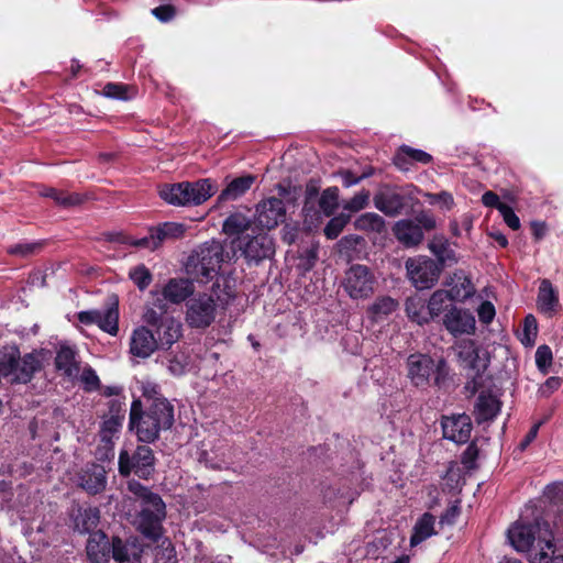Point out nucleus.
Returning a JSON list of instances; mask_svg holds the SVG:
<instances>
[{"instance_id":"5fc2aeb1","label":"nucleus","mask_w":563,"mask_h":563,"mask_svg":"<svg viewBox=\"0 0 563 563\" xmlns=\"http://www.w3.org/2000/svg\"><path fill=\"white\" fill-rule=\"evenodd\" d=\"M553 354L549 345L542 344L538 346L536 351V365L538 369L543 374H548L552 365Z\"/></svg>"},{"instance_id":"de8ad7c7","label":"nucleus","mask_w":563,"mask_h":563,"mask_svg":"<svg viewBox=\"0 0 563 563\" xmlns=\"http://www.w3.org/2000/svg\"><path fill=\"white\" fill-rule=\"evenodd\" d=\"M246 191V176H241L233 179L228 184L227 188L222 190L218 197V202L227 200H235L243 196Z\"/></svg>"},{"instance_id":"393cba45","label":"nucleus","mask_w":563,"mask_h":563,"mask_svg":"<svg viewBox=\"0 0 563 563\" xmlns=\"http://www.w3.org/2000/svg\"><path fill=\"white\" fill-rule=\"evenodd\" d=\"M156 342L162 350H168L183 335V325L174 317L166 318L163 323L155 328Z\"/></svg>"},{"instance_id":"1a4fd4ad","label":"nucleus","mask_w":563,"mask_h":563,"mask_svg":"<svg viewBox=\"0 0 563 563\" xmlns=\"http://www.w3.org/2000/svg\"><path fill=\"white\" fill-rule=\"evenodd\" d=\"M130 429L135 430L137 439L144 443H152L157 440L159 432L163 430L147 410L142 411V402L139 399L131 405Z\"/></svg>"},{"instance_id":"a18cd8bd","label":"nucleus","mask_w":563,"mask_h":563,"mask_svg":"<svg viewBox=\"0 0 563 563\" xmlns=\"http://www.w3.org/2000/svg\"><path fill=\"white\" fill-rule=\"evenodd\" d=\"M212 294L221 305H228L234 297L235 290L230 285V278L220 276L212 285Z\"/></svg>"},{"instance_id":"dca6fc26","label":"nucleus","mask_w":563,"mask_h":563,"mask_svg":"<svg viewBox=\"0 0 563 563\" xmlns=\"http://www.w3.org/2000/svg\"><path fill=\"white\" fill-rule=\"evenodd\" d=\"M443 437L455 443H466L471 437L472 422L467 415L446 417L442 421Z\"/></svg>"},{"instance_id":"39448f33","label":"nucleus","mask_w":563,"mask_h":563,"mask_svg":"<svg viewBox=\"0 0 563 563\" xmlns=\"http://www.w3.org/2000/svg\"><path fill=\"white\" fill-rule=\"evenodd\" d=\"M405 267L409 282L418 290L432 288L442 273L441 265L426 255L409 257Z\"/></svg>"},{"instance_id":"13d9d810","label":"nucleus","mask_w":563,"mask_h":563,"mask_svg":"<svg viewBox=\"0 0 563 563\" xmlns=\"http://www.w3.org/2000/svg\"><path fill=\"white\" fill-rule=\"evenodd\" d=\"M141 385V391L142 396L146 398L148 401L154 402L155 400L158 401V399H165L161 395V386L151 380V379H143L140 382Z\"/></svg>"},{"instance_id":"8fccbe9b","label":"nucleus","mask_w":563,"mask_h":563,"mask_svg":"<svg viewBox=\"0 0 563 563\" xmlns=\"http://www.w3.org/2000/svg\"><path fill=\"white\" fill-rule=\"evenodd\" d=\"M350 220L351 216L345 213H340L335 217H332L323 230L327 239H336L341 234L345 225L350 222Z\"/></svg>"},{"instance_id":"e2e57ef3","label":"nucleus","mask_w":563,"mask_h":563,"mask_svg":"<svg viewBox=\"0 0 563 563\" xmlns=\"http://www.w3.org/2000/svg\"><path fill=\"white\" fill-rule=\"evenodd\" d=\"M130 244L136 247L148 249L152 251L156 250L161 245L158 240L156 241V232L154 228L150 230L148 235L142 239L133 240L130 242Z\"/></svg>"},{"instance_id":"0e129e2a","label":"nucleus","mask_w":563,"mask_h":563,"mask_svg":"<svg viewBox=\"0 0 563 563\" xmlns=\"http://www.w3.org/2000/svg\"><path fill=\"white\" fill-rule=\"evenodd\" d=\"M478 319L484 324H489L496 314L494 305L490 301H483L477 308Z\"/></svg>"},{"instance_id":"f704fd0d","label":"nucleus","mask_w":563,"mask_h":563,"mask_svg":"<svg viewBox=\"0 0 563 563\" xmlns=\"http://www.w3.org/2000/svg\"><path fill=\"white\" fill-rule=\"evenodd\" d=\"M355 230L365 233L383 234L386 232L385 219L375 212H365L358 216L354 221Z\"/></svg>"},{"instance_id":"4468645a","label":"nucleus","mask_w":563,"mask_h":563,"mask_svg":"<svg viewBox=\"0 0 563 563\" xmlns=\"http://www.w3.org/2000/svg\"><path fill=\"white\" fill-rule=\"evenodd\" d=\"M159 346L152 330L145 325L135 328L130 338V353L140 358L150 357Z\"/></svg>"},{"instance_id":"bb28decb","label":"nucleus","mask_w":563,"mask_h":563,"mask_svg":"<svg viewBox=\"0 0 563 563\" xmlns=\"http://www.w3.org/2000/svg\"><path fill=\"white\" fill-rule=\"evenodd\" d=\"M430 252L435 256V263L451 266L459 262L455 251L451 247L449 240L444 235H434L428 244Z\"/></svg>"},{"instance_id":"69168bd1","label":"nucleus","mask_w":563,"mask_h":563,"mask_svg":"<svg viewBox=\"0 0 563 563\" xmlns=\"http://www.w3.org/2000/svg\"><path fill=\"white\" fill-rule=\"evenodd\" d=\"M505 223L512 230H518L520 228V220L515 213L514 209L506 205L501 207V210L499 211Z\"/></svg>"},{"instance_id":"2eb2a0df","label":"nucleus","mask_w":563,"mask_h":563,"mask_svg":"<svg viewBox=\"0 0 563 563\" xmlns=\"http://www.w3.org/2000/svg\"><path fill=\"white\" fill-rule=\"evenodd\" d=\"M78 485L90 495L103 492L107 486L104 467L97 463L87 464L78 475Z\"/></svg>"},{"instance_id":"f257e3e1","label":"nucleus","mask_w":563,"mask_h":563,"mask_svg":"<svg viewBox=\"0 0 563 563\" xmlns=\"http://www.w3.org/2000/svg\"><path fill=\"white\" fill-rule=\"evenodd\" d=\"M507 537L517 551L528 553L530 563H548L549 552H554V534L541 518L529 522L521 517L508 529Z\"/></svg>"},{"instance_id":"680f3d73","label":"nucleus","mask_w":563,"mask_h":563,"mask_svg":"<svg viewBox=\"0 0 563 563\" xmlns=\"http://www.w3.org/2000/svg\"><path fill=\"white\" fill-rule=\"evenodd\" d=\"M478 457V448L477 445L472 442L468 444V446L465 449L461 456V463L467 468L473 470L476 466V460Z\"/></svg>"},{"instance_id":"a878e982","label":"nucleus","mask_w":563,"mask_h":563,"mask_svg":"<svg viewBox=\"0 0 563 563\" xmlns=\"http://www.w3.org/2000/svg\"><path fill=\"white\" fill-rule=\"evenodd\" d=\"M111 543L102 531L90 534L87 542V555L92 563H107L110 559Z\"/></svg>"},{"instance_id":"5701e85b","label":"nucleus","mask_w":563,"mask_h":563,"mask_svg":"<svg viewBox=\"0 0 563 563\" xmlns=\"http://www.w3.org/2000/svg\"><path fill=\"white\" fill-rule=\"evenodd\" d=\"M446 290L451 295V301H465L475 294V287L464 271H455L445 282Z\"/></svg>"},{"instance_id":"c03bdc74","label":"nucleus","mask_w":563,"mask_h":563,"mask_svg":"<svg viewBox=\"0 0 563 563\" xmlns=\"http://www.w3.org/2000/svg\"><path fill=\"white\" fill-rule=\"evenodd\" d=\"M339 194L338 187H329L324 189L319 198V207L325 217L334 214L339 207Z\"/></svg>"},{"instance_id":"c85d7f7f","label":"nucleus","mask_w":563,"mask_h":563,"mask_svg":"<svg viewBox=\"0 0 563 563\" xmlns=\"http://www.w3.org/2000/svg\"><path fill=\"white\" fill-rule=\"evenodd\" d=\"M21 353L16 346H4L0 350V374L13 383L21 368Z\"/></svg>"},{"instance_id":"774afa93","label":"nucleus","mask_w":563,"mask_h":563,"mask_svg":"<svg viewBox=\"0 0 563 563\" xmlns=\"http://www.w3.org/2000/svg\"><path fill=\"white\" fill-rule=\"evenodd\" d=\"M416 224L420 225V230L431 231L435 229L437 222L432 214L429 212H420L415 217Z\"/></svg>"},{"instance_id":"4be33fe9","label":"nucleus","mask_w":563,"mask_h":563,"mask_svg":"<svg viewBox=\"0 0 563 563\" xmlns=\"http://www.w3.org/2000/svg\"><path fill=\"white\" fill-rule=\"evenodd\" d=\"M432 159V156L422 150L413 148L409 145H401L397 150L393 163L399 170L408 172L415 163L428 165Z\"/></svg>"},{"instance_id":"e433bc0d","label":"nucleus","mask_w":563,"mask_h":563,"mask_svg":"<svg viewBox=\"0 0 563 563\" xmlns=\"http://www.w3.org/2000/svg\"><path fill=\"white\" fill-rule=\"evenodd\" d=\"M111 552L114 561L119 563H131L140 560V551L134 544L124 542L114 537L111 542Z\"/></svg>"},{"instance_id":"052dcab7","label":"nucleus","mask_w":563,"mask_h":563,"mask_svg":"<svg viewBox=\"0 0 563 563\" xmlns=\"http://www.w3.org/2000/svg\"><path fill=\"white\" fill-rule=\"evenodd\" d=\"M318 260V249L317 247H309L303 251V253L299 257V268H301L303 272L310 271Z\"/></svg>"},{"instance_id":"338daca9","label":"nucleus","mask_w":563,"mask_h":563,"mask_svg":"<svg viewBox=\"0 0 563 563\" xmlns=\"http://www.w3.org/2000/svg\"><path fill=\"white\" fill-rule=\"evenodd\" d=\"M103 93L106 97L115 98V99H128L126 96V87L119 84H107L103 88Z\"/></svg>"},{"instance_id":"4d7b16f0","label":"nucleus","mask_w":563,"mask_h":563,"mask_svg":"<svg viewBox=\"0 0 563 563\" xmlns=\"http://www.w3.org/2000/svg\"><path fill=\"white\" fill-rule=\"evenodd\" d=\"M155 562L156 563H176V551L170 541L165 540L162 544L156 549L155 553Z\"/></svg>"},{"instance_id":"bf43d9fd","label":"nucleus","mask_w":563,"mask_h":563,"mask_svg":"<svg viewBox=\"0 0 563 563\" xmlns=\"http://www.w3.org/2000/svg\"><path fill=\"white\" fill-rule=\"evenodd\" d=\"M80 382L86 391H95L100 387V379L93 368L85 367L80 374Z\"/></svg>"},{"instance_id":"ddd939ff","label":"nucleus","mask_w":563,"mask_h":563,"mask_svg":"<svg viewBox=\"0 0 563 563\" xmlns=\"http://www.w3.org/2000/svg\"><path fill=\"white\" fill-rule=\"evenodd\" d=\"M374 207L387 217L399 216L406 207V198L397 187L384 186L373 198Z\"/></svg>"},{"instance_id":"f03ea898","label":"nucleus","mask_w":563,"mask_h":563,"mask_svg":"<svg viewBox=\"0 0 563 563\" xmlns=\"http://www.w3.org/2000/svg\"><path fill=\"white\" fill-rule=\"evenodd\" d=\"M129 490L140 501V511L135 523L139 531L146 538L156 541L163 533V521L166 518V505L162 497L139 482H130Z\"/></svg>"},{"instance_id":"3c124183","label":"nucleus","mask_w":563,"mask_h":563,"mask_svg":"<svg viewBox=\"0 0 563 563\" xmlns=\"http://www.w3.org/2000/svg\"><path fill=\"white\" fill-rule=\"evenodd\" d=\"M265 242L271 244V241L267 238H252L249 239V258L258 261L261 257H266L269 255L272 249L269 245L265 246Z\"/></svg>"},{"instance_id":"79ce46f5","label":"nucleus","mask_w":563,"mask_h":563,"mask_svg":"<svg viewBox=\"0 0 563 563\" xmlns=\"http://www.w3.org/2000/svg\"><path fill=\"white\" fill-rule=\"evenodd\" d=\"M45 245L44 241H23L7 249L8 254L26 258L40 253Z\"/></svg>"},{"instance_id":"f8f14e48","label":"nucleus","mask_w":563,"mask_h":563,"mask_svg":"<svg viewBox=\"0 0 563 563\" xmlns=\"http://www.w3.org/2000/svg\"><path fill=\"white\" fill-rule=\"evenodd\" d=\"M475 318L466 309L453 306L443 316V327L453 336L473 334L475 332Z\"/></svg>"},{"instance_id":"ea45409f","label":"nucleus","mask_w":563,"mask_h":563,"mask_svg":"<svg viewBox=\"0 0 563 563\" xmlns=\"http://www.w3.org/2000/svg\"><path fill=\"white\" fill-rule=\"evenodd\" d=\"M406 313L411 321L420 325L430 322V312L426 301L420 297H409L406 300Z\"/></svg>"},{"instance_id":"6e6552de","label":"nucleus","mask_w":563,"mask_h":563,"mask_svg":"<svg viewBox=\"0 0 563 563\" xmlns=\"http://www.w3.org/2000/svg\"><path fill=\"white\" fill-rule=\"evenodd\" d=\"M217 316V302L208 294H199L186 302L185 321L192 329L208 328Z\"/></svg>"},{"instance_id":"473e14b6","label":"nucleus","mask_w":563,"mask_h":563,"mask_svg":"<svg viewBox=\"0 0 563 563\" xmlns=\"http://www.w3.org/2000/svg\"><path fill=\"white\" fill-rule=\"evenodd\" d=\"M146 410L163 430H168L174 424V406L167 399L155 400Z\"/></svg>"},{"instance_id":"09e8293b","label":"nucleus","mask_w":563,"mask_h":563,"mask_svg":"<svg viewBox=\"0 0 563 563\" xmlns=\"http://www.w3.org/2000/svg\"><path fill=\"white\" fill-rule=\"evenodd\" d=\"M543 497L550 505L556 508V511L563 514V482H554L545 486Z\"/></svg>"},{"instance_id":"37998d69","label":"nucleus","mask_w":563,"mask_h":563,"mask_svg":"<svg viewBox=\"0 0 563 563\" xmlns=\"http://www.w3.org/2000/svg\"><path fill=\"white\" fill-rule=\"evenodd\" d=\"M156 241L158 240L162 244L165 240H176L184 236L186 232V225L178 222H165L156 228Z\"/></svg>"},{"instance_id":"6ab92c4d","label":"nucleus","mask_w":563,"mask_h":563,"mask_svg":"<svg viewBox=\"0 0 563 563\" xmlns=\"http://www.w3.org/2000/svg\"><path fill=\"white\" fill-rule=\"evenodd\" d=\"M454 349L456 350L459 363L463 368L477 372L478 374L487 367L479 358V349L474 340H461L456 342Z\"/></svg>"},{"instance_id":"72a5a7b5","label":"nucleus","mask_w":563,"mask_h":563,"mask_svg":"<svg viewBox=\"0 0 563 563\" xmlns=\"http://www.w3.org/2000/svg\"><path fill=\"white\" fill-rule=\"evenodd\" d=\"M398 307V301L390 296H379L368 306L366 312L372 321L378 322L395 312Z\"/></svg>"},{"instance_id":"412c9836","label":"nucleus","mask_w":563,"mask_h":563,"mask_svg":"<svg viewBox=\"0 0 563 563\" xmlns=\"http://www.w3.org/2000/svg\"><path fill=\"white\" fill-rule=\"evenodd\" d=\"M73 529L81 534L93 531L100 521V510L96 507H74L70 510Z\"/></svg>"},{"instance_id":"aec40b11","label":"nucleus","mask_w":563,"mask_h":563,"mask_svg":"<svg viewBox=\"0 0 563 563\" xmlns=\"http://www.w3.org/2000/svg\"><path fill=\"white\" fill-rule=\"evenodd\" d=\"M44 361L45 352L43 350H34L21 356V368L13 378V383L26 384L31 382L34 375L43 369Z\"/></svg>"},{"instance_id":"49530a36","label":"nucleus","mask_w":563,"mask_h":563,"mask_svg":"<svg viewBox=\"0 0 563 563\" xmlns=\"http://www.w3.org/2000/svg\"><path fill=\"white\" fill-rule=\"evenodd\" d=\"M449 300H451V295L445 289H438L431 295L427 303L428 312H430V321L444 311Z\"/></svg>"},{"instance_id":"c9c22d12","label":"nucleus","mask_w":563,"mask_h":563,"mask_svg":"<svg viewBox=\"0 0 563 563\" xmlns=\"http://www.w3.org/2000/svg\"><path fill=\"white\" fill-rule=\"evenodd\" d=\"M152 295L158 296V292L152 291ZM169 317L166 302L161 297H156L152 306L145 307L142 319L147 325L155 329Z\"/></svg>"},{"instance_id":"6e6d98bb","label":"nucleus","mask_w":563,"mask_h":563,"mask_svg":"<svg viewBox=\"0 0 563 563\" xmlns=\"http://www.w3.org/2000/svg\"><path fill=\"white\" fill-rule=\"evenodd\" d=\"M369 196V191L363 189L355 194L350 200L345 201L343 209L350 212L361 211L368 205Z\"/></svg>"},{"instance_id":"423d86ee","label":"nucleus","mask_w":563,"mask_h":563,"mask_svg":"<svg viewBox=\"0 0 563 563\" xmlns=\"http://www.w3.org/2000/svg\"><path fill=\"white\" fill-rule=\"evenodd\" d=\"M341 285L351 299H367L374 294L376 277L366 265L354 264L346 269Z\"/></svg>"},{"instance_id":"2f4dec72","label":"nucleus","mask_w":563,"mask_h":563,"mask_svg":"<svg viewBox=\"0 0 563 563\" xmlns=\"http://www.w3.org/2000/svg\"><path fill=\"white\" fill-rule=\"evenodd\" d=\"M55 366L59 372L69 378H75L79 374V363L76 360V351L69 345H60L56 357Z\"/></svg>"},{"instance_id":"f3484780","label":"nucleus","mask_w":563,"mask_h":563,"mask_svg":"<svg viewBox=\"0 0 563 563\" xmlns=\"http://www.w3.org/2000/svg\"><path fill=\"white\" fill-rule=\"evenodd\" d=\"M408 376L416 386L428 384L434 372V361L426 354H411L407 360Z\"/></svg>"},{"instance_id":"7ed1b4c3","label":"nucleus","mask_w":563,"mask_h":563,"mask_svg":"<svg viewBox=\"0 0 563 563\" xmlns=\"http://www.w3.org/2000/svg\"><path fill=\"white\" fill-rule=\"evenodd\" d=\"M218 191V185L210 178L197 181H183L165 185L159 190V196L173 206H199L206 202Z\"/></svg>"},{"instance_id":"a19ab883","label":"nucleus","mask_w":563,"mask_h":563,"mask_svg":"<svg viewBox=\"0 0 563 563\" xmlns=\"http://www.w3.org/2000/svg\"><path fill=\"white\" fill-rule=\"evenodd\" d=\"M42 197L51 198L56 205L63 208H70L80 205L84 198L76 192L60 191L55 188H45L41 192Z\"/></svg>"},{"instance_id":"864d4df0","label":"nucleus","mask_w":563,"mask_h":563,"mask_svg":"<svg viewBox=\"0 0 563 563\" xmlns=\"http://www.w3.org/2000/svg\"><path fill=\"white\" fill-rule=\"evenodd\" d=\"M538 335V322L533 314H528L523 320V331L520 339L525 346H533Z\"/></svg>"},{"instance_id":"a211bd4d","label":"nucleus","mask_w":563,"mask_h":563,"mask_svg":"<svg viewBox=\"0 0 563 563\" xmlns=\"http://www.w3.org/2000/svg\"><path fill=\"white\" fill-rule=\"evenodd\" d=\"M195 292L194 282L188 278H170L162 288L161 296L164 301L179 305L190 298Z\"/></svg>"},{"instance_id":"20e7f679","label":"nucleus","mask_w":563,"mask_h":563,"mask_svg":"<svg viewBox=\"0 0 563 563\" xmlns=\"http://www.w3.org/2000/svg\"><path fill=\"white\" fill-rule=\"evenodd\" d=\"M223 262V246L216 240L199 245L188 257L187 272L199 284H207L218 276Z\"/></svg>"},{"instance_id":"9d476101","label":"nucleus","mask_w":563,"mask_h":563,"mask_svg":"<svg viewBox=\"0 0 563 563\" xmlns=\"http://www.w3.org/2000/svg\"><path fill=\"white\" fill-rule=\"evenodd\" d=\"M222 231L227 235L233 256L246 257V216L242 212L230 214L223 222Z\"/></svg>"},{"instance_id":"58836bf2","label":"nucleus","mask_w":563,"mask_h":563,"mask_svg":"<svg viewBox=\"0 0 563 563\" xmlns=\"http://www.w3.org/2000/svg\"><path fill=\"white\" fill-rule=\"evenodd\" d=\"M97 325L110 335H117L119 332V309L118 301L114 300L109 307L100 310Z\"/></svg>"},{"instance_id":"b1692460","label":"nucleus","mask_w":563,"mask_h":563,"mask_svg":"<svg viewBox=\"0 0 563 563\" xmlns=\"http://www.w3.org/2000/svg\"><path fill=\"white\" fill-rule=\"evenodd\" d=\"M395 238L406 247L418 246L424 238L420 225L411 219L399 220L393 228Z\"/></svg>"},{"instance_id":"0eeeda50","label":"nucleus","mask_w":563,"mask_h":563,"mask_svg":"<svg viewBox=\"0 0 563 563\" xmlns=\"http://www.w3.org/2000/svg\"><path fill=\"white\" fill-rule=\"evenodd\" d=\"M155 471V456L147 445H139L132 455L122 450L119 455V473L129 476L134 473L137 477L147 479Z\"/></svg>"},{"instance_id":"4c0bfd02","label":"nucleus","mask_w":563,"mask_h":563,"mask_svg":"<svg viewBox=\"0 0 563 563\" xmlns=\"http://www.w3.org/2000/svg\"><path fill=\"white\" fill-rule=\"evenodd\" d=\"M433 534H435L434 517L430 512H426L418 519L413 527V531L410 537V545L416 547Z\"/></svg>"},{"instance_id":"9b49d317","label":"nucleus","mask_w":563,"mask_h":563,"mask_svg":"<svg viewBox=\"0 0 563 563\" xmlns=\"http://www.w3.org/2000/svg\"><path fill=\"white\" fill-rule=\"evenodd\" d=\"M286 216L284 201L272 197L261 201L256 206L254 223L261 229H274L283 222Z\"/></svg>"},{"instance_id":"cd10ccee","label":"nucleus","mask_w":563,"mask_h":563,"mask_svg":"<svg viewBox=\"0 0 563 563\" xmlns=\"http://www.w3.org/2000/svg\"><path fill=\"white\" fill-rule=\"evenodd\" d=\"M558 290L549 279H542L539 286L537 306L540 312L553 316L559 307Z\"/></svg>"},{"instance_id":"7c9ffc66","label":"nucleus","mask_w":563,"mask_h":563,"mask_svg":"<svg viewBox=\"0 0 563 563\" xmlns=\"http://www.w3.org/2000/svg\"><path fill=\"white\" fill-rule=\"evenodd\" d=\"M123 420V415H111L106 417L101 423L99 432L100 440L103 443V448L107 450V452H110L112 456L114 440L119 438Z\"/></svg>"},{"instance_id":"c756f323","label":"nucleus","mask_w":563,"mask_h":563,"mask_svg":"<svg viewBox=\"0 0 563 563\" xmlns=\"http://www.w3.org/2000/svg\"><path fill=\"white\" fill-rule=\"evenodd\" d=\"M500 411V401L490 394L482 393L475 404L474 417L477 423L493 420Z\"/></svg>"},{"instance_id":"603ef678","label":"nucleus","mask_w":563,"mask_h":563,"mask_svg":"<svg viewBox=\"0 0 563 563\" xmlns=\"http://www.w3.org/2000/svg\"><path fill=\"white\" fill-rule=\"evenodd\" d=\"M129 277L140 290H145L151 285L153 279L150 269L143 264L130 269Z\"/></svg>"}]
</instances>
